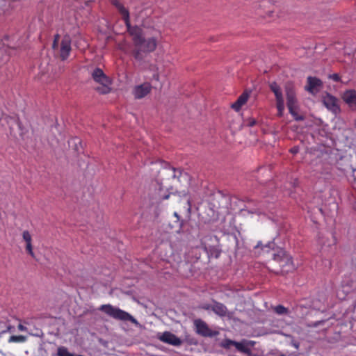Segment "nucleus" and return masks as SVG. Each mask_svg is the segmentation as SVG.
Instances as JSON below:
<instances>
[{
  "label": "nucleus",
  "mask_w": 356,
  "mask_h": 356,
  "mask_svg": "<svg viewBox=\"0 0 356 356\" xmlns=\"http://www.w3.org/2000/svg\"><path fill=\"white\" fill-rule=\"evenodd\" d=\"M71 38L69 35H65L60 42L59 54L62 60H66L71 52Z\"/></svg>",
  "instance_id": "obj_15"
},
{
  "label": "nucleus",
  "mask_w": 356,
  "mask_h": 356,
  "mask_svg": "<svg viewBox=\"0 0 356 356\" xmlns=\"http://www.w3.org/2000/svg\"><path fill=\"white\" fill-rule=\"evenodd\" d=\"M219 334L218 330H212L209 328L208 325L203 321H202V336L212 337Z\"/></svg>",
  "instance_id": "obj_22"
},
{
  "label": "nucleus",
  "mask_w": 356,
  "mask_h": 356,
  "mask_svg": "<svg viewBox=\"0 0 356 356\" xmlns=\"http://www.w3.org/2000/svg\"><path fill=\"white\" fill-rule=\"evenodd\" d=\"M71 142H73V143H74L75 144H76V142H78V143H81V140H80V139H79V138H77L72 139Z\"/></svg>",
  "instance_id": "obj_42"
},
{
  "label": "nucleus",
  "mask_w": 356,
  "mask_h": 356,
  "mask_svg": "<svg viewBox=\"0 0 356 356\" xmlns=\"http://www.w3.org/2000/svg\"><path fill=\"white\" fill-rule=\"evenodd\" d=\"M213 307L212 311L220 317L227 316L228 318H233L234 312H228L225 305L213 300Z\"/></svg>",
  "instance_id": "obj_18"
},
{
  "label": "nucleus",
  "mask_w": 356,
  "mask_h": 356,
  "mask_svg": "<svg viewBox=\"0 0 356 356\" xmlns=\"http://www.w3.org/2000/svg\"><path fill=\"white\" fill-rule=\"evenodd\" d=\"M218 220V211L204 206L203 214L202 215V229L211 231L217 229L216 222Z\"/></svg>",
  "instance_id": "obj_8"
},
{
  "label": "nucleus",
  "mask_w": 356,
  "mask_h": 356,
  "mask_svg": "<svg viewBox=\"0 0 356 356\" xmlns=\"http://www.w3.org/2000/svg\"><path fill=\"white\" fill-rule=\"evenodd\" d=\"M353 124H354V127L356 129V119L354 120Z\"/></svg>",
  "instance_id": "obj_47"
},
{
  "label": "nucleus",
  "mask_w": 356,
  "mask_h": 356,
  "mask_svg": "<svg viewBox=\"0 0 356 356\" xmlns=\"http://www.w3.org/2000/svg\"><path fill=\"white\" fill-rule=\"evenodd\" d=\"M22 237L26 244H30L32 242V237L29 231L25 230L22 233Z\"/></svg>",
  "instance_id": "obj_29"
},
{
  "label": "nucleus",
  "mask_w": 356,
  "mask_h": 356,
  "mask_svg": "<svg viewBox=\"0 0 356 356\" xmlns=\"http://www.w3.org/2000/svg\"><path fill=\"white\" fill-rule=\"evenodd\" d=\"M280 356H285L284 354H281Z\"/></svg>",
  "instance_id": "obj_49"
},
{
  "label": "nucleus",
  "mask_w": 356,
  "mask_h": 356,
  "mask_svg": "<svg viewBox=\"0 0 356 356\" xmlns=\"http://www.w3.org/2000/svg\"><path fill=\"white\" fill-rule=\"evenodd\" d=\"M170 197V195H166L163 197V200H167Z\"/></svg>",
  "instance_id": "obj_45"
},
{
  "label": "nucleus",
  "mask_w": 356,
  "mask_h": 356,
  "mask_svg": "<svg viewBox=\"0 0 356 356\" xmlns=\"http://www.w3.org/2000/svg\"><path fill=\"white\" fill-rule=\"evenodd\" d=\"M213 189V186L212 188L209 187L204 188V197H207L205 202L207 207L218 211L220 209L226 207L228 198L223 196L219 191L215 193Z\"/></svg>",
  "instance_id": "obj_6"
},
{
  "label": "nucleus",
  "mask_w": 356,
  "mask_h": 356,
  "mask_svg": "<svg viewBox=\"0 0 356 356\" xmlns=\"http://www.w3.org/2000/svg\"><path fill=\"white\" fill-rule=\"evenodd\" d=\"M291 344L296 348V349H298L299 348V346H300V343L296 341V340H294L293 339L291 341Z\"/></svg>",
  "instance_id": "obj_39"
},
{
  "label": "nucleus",
  "mask_w": 356,
  "mask_h": 356,
  "mask_svg": "<svg viewBox=\"0 0 356 356\" xmlns=\"http://www.w3.org/2000/svg\"><path fill=\"white\" fill-rule=\"evenodd\" d=\"M172 196L174 197L175 200L178 199L177 196L175 194L172 195Z\"/></svg>",
  "instance_id": "obj_46"
},
{
  "label": "nucleus",
  "mask_w": 356,
  "mask_h": 356,
  "mask_svg": "<svg viewBox=\"0 0 356 356\" xmlns=\"http://www.w3.org/2000/svg\"><path fill=\"white\" fill-rule=\"evenodd\" d=\"M251 90H245L238 97L237 100L239 101L242 104H245L248 100Z\"/></svg>",
  "instance_id": "obj_25"
},
{
  "label": "nucleus",
  "mask_w": 356,
  "mask_h": 356,
  "mask_svg": "<svg viewBox=\"0 0 356 356\" xmlns=\"http://www.w3.org/2000/svg\"><path fill=\"white\" fill-rule=\"evenodd\" d=\"M327 78L332 79L335 82H341V76L338 73L329 74Z\"/></svg>",
  "instance_id": "obj_30"
},
{
  "label": "nucleus",
  "mask_w": 356,
  "mask_h": 356,
  "mask_svg": "<svg viewBox=\"0 0 356 356\" xmlns=\"http://www.w3.org/2000/svg\"><path fill=\"white\" fill-rule=\"evenodd\" d=\"M259 247H261V249L268 253L270 258L268 267L270 272L277 275L285 276L295 270L296 267L292 257L283 248L277 246L274 241L269 242L265 245L259 242L255 248Z\"/></svg>",
  "instance_id": "obj_1"
},
{
  "label": "nucleus",
  "mask_w": 356,
  "mask_h": 356,
  "mask_svg": "<svg viewBox=\"0 0 356 356\" xmlns=\"http://www.w3.org/2000/svg\"><path fill=\"white\" fill-rule=\"evenodd\" d=\"M92 77L95 81L102 85H104L108 83V77L100 68L97 67L93 70Z\"/></svg>",
  "instance_id": "obj_21"
},
{
  "label": "nucleus",
  "mask_w": 356,
  "mask_h": 356,
  "mask_svg": "<svg viewBox=\"0 0 356 356\" xmlns=\"http://www.w3.org/2000/svg\"><path fill=\"white\" fill-rule=\"evenodd\" d=\"M342 99L348 104L353 111H356V90L353 89L346 90L342 95Z\"/></svg>",
  "instance_id": "obj_17"
},
{
  "label": "nucleus",
  "mask_w": 356,
  "mask_h": 356,
  "mask_svg": "<svg viewBox=\"0 0 356 356\" xmlns=\"http://www.w3.org/2000/svg\"><path fill=\"white\" fill-rule=\"evenodd\" d=\"M26 341V337L23 335H13L10 336L8 342L10 343H22Z\"/></svg>",
  "instance_id": "obj_26"
},
{
  "label": "nucleus",
  "mask_w": 356,
  "mask_h": 356,
  "mask_svg": "<svg viewBox=\"0 0 356 356\" xmlns=\"http://www.w3.org/2000/svg\"><path fill=\"white\" fill-rule=\"evenodd\" d=\"M356 172V169H354V170H353V172Z\"/></svg>",
  "instance_id": "obj_50"
},
{
  "label": "nucleus",
  "mask_w": 356,
  "mask_h": 356,
  "mask_svg": "<svg viewBox=\"0 0 356 356\" xmlns=\"http://www.w3.org/2000/svg\"><path fill=\"white\" fill-rule=\"evenodd\" d=\"M298 184V180L297 179H294L293 186H296Z\"/></svg>",
  "instance_id": "obj_44"
},
{
  "label": "nucleus",
  "mask_w": 356,
  "mask_h": 356,
  "mask_svg": "<svg viewBox=\"0 0 356 356\" xmlns=\"http://www.w3.org/2000/svg\"><path fill=\"white\" fill-rule=\"evenodd\" d=\"M276 108L277 109V116L282 118L284 115V102L276 103Z\"/></svg>",
  "instance_id": "obj_27"
},
{
  "label": "nucleus",
  "mask_w": 356,
  "mask_h": 356,
  "mask_svg": "<svg viewBox=\"0 0 356 356\" xmlns=\"http://www.w3.org/2000/svg\"><path fill=\"white\" fill-rule=\"evenodd\" d=\"M269 88L272 92H273L276 103L284 102V97L282 90L280 86L276 82L273 81L268 84Z\"/></svg>",
  "instance_id": "obj_20"
},
{
  "label": "nucleus",
  "mask_w": 356,
  "mask_h": 356,
  "mask_svg": "<svg viewBox=\"0 0 356 356\" xmlns=\"http://www.w3.org/2000/svg\"><path fill=\"white\" fill-rule=\"evenodd\" d=\"M257 124V120L254 118H248L247 120L248 127H253Z\"/></svg>",
  "instance_id": "obj_36"
},
{
  "label": "nucleus",
  "mask_w": 356,
  "mask_h": 356,
  "mask_svg": "<svg viewBox=\"0 0 356 356\" xmlns=\"http://www.w3.org/2000/svg\"><path fill=\"white\" fill-rule=\"evenodd\" d=\"M202 247L207 252L209 258H218L221 250L218 248V239L216 236H205L202 241Z\"/></svg>",
  "instance_id": "obj_9"
},
{
  "label": "nucleus",
  "mask_w": 356,
  "mask_h": 356,
  "mask_svg": "<svg viewBox=\"0 0 356 356\" xmlns=\"http://www.w3.org/2000/svg\"><path fill=\"white\" fill-rule=\"evenodd\" d=\"M300 148L299 146H293L289 150V152L293 154H296L299 152Z\"/></svg>",
  "instance_id": "obj_37"
},
{
  "label": "nucleus",
  "mask_w": 356,
  "mask_h": 356,
  "mask_svg": "<svg viewBox=\"0 0 356 356\" xmlns=\"http://www.w3.org/2000/svg\"><path fill=\"white\" fill-rule=\"evenodd\" d=\"M176 209L177 211L174 212L172 217L173 220L169 222V226L175 229V232H179L183 225L182 216L188 217L191 213V204L187 195L179 199Z\"/></svg>",
  "instance_id": "obj_5"
},
{
  "label": "nucleus",
  "mask_w": 356,
  "mask_h": 356,
  "mask_svg": "<svg viewBox=\"0 0 356 356\" xmlns=\"http://www.w3.org/2000/svg\"><path fill=\"white\" fill-rule=\"evenodd\" d=\"M177 172H179V174L181 175V172L179 170H176L175 168H172V177L175 178L177 177Z\"/></svg>",
  "instance_id": "obj_40"
},
{
  "label": "nucleus",
  "mask_w": 356,
  "mask_h": 356,
  "mask_svg": "<svg viewBox=\"0 0 356 356\" xmlns=\"http://www.w3.org/2000/svg\"><path fill=\"white\" fill-rule=\"evenodd\" d=\"M59 40H60V35L59 34H56L54 35V42H53V44H52V48L53 49H56L58 45V42H59Z\"/></svg>",
  "instance_id": "obj_34"
},
{
  "label": "nucleus",
  "mask_w": 356,
  "mask_h": 356,
  "mask_svg": "<svg viewBox=\"0 0 356 356\" xmlns=\"http://www.w3.org/2000/svg\"><path fill=\"white\" fill-rule=\"evenodd\" d=\"M153 79L156 80V81H159V74H154L153 75Z\"/></svg>",
  "instance_id": "obj_43"
},
{
  "label": "nucleus",
  "mask_w": 356,
  "mask_h": 356,
  "mask_svg": "<svg viewBox=\"0 0 356 356\" xmlns=\"http://www.w3.org/2000/svg\"><path fill=\"white\" fill-rule=\"evenodd\" d=\"M284 88L286 98V106L289 109V113L293 116L296 121L305 120V116L304 115L299 114L300 106L296 96V90L294 82L292 81H287L284 83Z\"/></svg>",
  "instance_id": "obj_4"
},
{
  "label": "nucleus",
  "mask_w": 356,
  "mask_h": 356,
  "mask_svg": "<svg viewBox=\"0 0 356 356\" xmlns=\"http://www.w3.org/2000/svg\"><path fill=\"white\" fill-rule=\"evenodd\" d=\"M275 312L278 314H286L288 313V309L282 305H278L275 307Z\"/></svg>",
  "instance_id": "obj_28"
},
{
  "label": "nucleus",
  "mask_w": 356,
  "mask_h": 356,
  "mask_svg": "<svg viewBox=\"0 0 356 356\" xmlns=\"http://www.w3.org/2000/svg\"><path fill=\"white\" fill-rule=\"evenodd\" d=\"M112 4L115 6L120 14L122 15V18L124 22L127 31L132 38L135 48L140 47L144 40L142 29L138 26L131 25L129 12L128 9L126 8L118 0H113Z\"/></svg>",
  "instance_id": "obj_3"
},
{
  "label": "nucleus",
  "mask_w": 356,
  "mask_h": 356,
  "mask_svg": "<svg viewBox=\"0 0 356 356\" xmlns=\"http://www.w3.org/2000/svg\"><path fill=\"white\" fill-rule=\"evenodd\" d=\"M18 329L21 331H24L26 330V327L24 325H22V324H19L18 325Z\"/></svg>",
  "instance_id": "obj_41"
},
{
  "label": "nucleus",
  "mask_w": 356,
  "mask_h": 356,
  "mask_svg": "<svg viewBox=\"0 0 356 356\" xmlns=\"http://www.w3.org/2000/svg\"><path fill=\"white\" fill-rule=\"evenodd\" d=\"M212 307H213V305H210V304H203L202 305V309H206V310H212Z\"/></svg>",
  "instance_id": "obj_38"
},
{
  "label": "nucleus",
  "mask_w": 356,
  "mask_h": 356,
  "mask_svg": "<svg viewBox=\"0 0 356 356\" xmlns=\"http://www.w3.org/2000/svg\"><path fill=\"white\" fill-rule=\"evenodd\" d=\"M157 46V41L155 38H149L143 40V44L140 47H136L134 51L133 55L135 59L141 60L143 55L141 52L149 53L154 51Z\"/></svg>",
  "instance_id": "obj_10"
},
{
  "label": "nucleus",
  "mask_w": 356,
  "mask_h": 356,
  "mask_svg": "<svg viewBox=\"0 0 356 356\" xmlns=\"http://www.w3.org/2000/svg\"><path fill=\"white\" fill-rule=\"evenodd\" d=\"M159 339L164 343L175 346H180L182 343L179 338L170 332H164L159 337Z\"/></svg>",
  "instance_id": "obj_19"
},
{
  "label": "nucleus",
  "mask_w": 356,
  "mask_h": 356,
  "mask_svg": "<svg viewBox=\"0 0 356 356\" xmlns=\"http://www.w3.org/2000/svg\"><path fill=\"white\" fill-rule=\"evenodd\" d=\"M323 88V81L316 76H309L307 78V84L305 90L310 94L316 95Z\"/></svg>",
  "instance_id": "obj_12"
},
{
  "label": "nucleus",
  "mask_w": 356,
  "mask_h": 356,
  "mask_svg": "<svg viewBox=\"0 0 356 356\" xmlns=\"http://www.w3.org/2000/svg\"><path fill=\"white\" fill-rule=\"evenodd\" d=\"M243 104H242L239 101L236 100L234 103L232 104L231 108L234 109V111L238 112Z\"/></svg>",
  "instance_id": "obj_31"
},
{
  "label": "nucleus",
  "mask_w": 356,
  "mask_h": 356,
  "mask_svg": "<svg viewBox=\"0 0 356 356\" xmlns=\"http://www.w3.org/2000/svg\"><path fill=\"white\" fill-rule=\"evenodd\" d=\"M26 250L33 258L35 257V254L33 251L32 243L26 244Z\"/></svg>",
  "instance_id": "obj_33"
},
{
  "label": "nucleus",
  "mask_w": 356,
  "mask_h": 356,
  "mask_svg": "<svg viewBox=\"0 0 356 356\" xmlns=\"http://www.w3.org/2000/svg\"><path fill=\"white\" fill-rule=\"evenodd\" d=\"M236 349L242 353L246 354L247 356H258L257 355L254 354L251 349H248L239 343H236Z\"/></svg>",
  "instance_id": "obj_24"
},
{
  "label": "nucleus",
  "mask_w": 356,
  "mask_h": 356,
  "mask_svg": "<svg viewBox=\"0 0 356 356\" xmlns=\"http://www.w3.org/2000/svg\"><path fill=\"white\" fill-rule=\"evenodd\" d=\"M194 323L195 325L196 332L200 334V318L195 320Z\"/></svg>",
  "instance_id": "obj_35"
},
{
  "label": "nucleus",
  "mask_w": 356,
  "mask_h": 356,
  "mask_svg": "<svg viewBox=\"0 0 356 356\" xmlns=\"http://www.w3.org/2000/svg\"><path fill=\"white\" fill-rule=\"evenodd\" d=\"M112 4L115 6L120 14L122 15V18L124 22L127 31L132 38L135 48L140 47L144 40L142 29L138 26L131 25L129 12L128 9L126 8L118 0H113Z\"/></svg>",
  "instance_id": "obj_2"
},
{
  "label": "nucleus",
  "mask_w": 356,
  "mask_h": 356,
  "mask_svg": "<svg viewBox=\"0 0 356 356\" xmlns=\"http://www.w3.org/2000/svg\"><path fill=\"white\" fill-rule=\"evenodd\" d=\"M227 243L229 245L227 251L231 250L236 252L238 250V240L236 235L229 236L227 238Z\"/></svg>",
  "instance_id": "obj_23"
},
{
  "label": "nucleus",
  "mask_w": 356,
  "mask_h": 356,
  "mask_svg": "<svg viewBox=\"0 0 356 356\" xmlns=\"http://www.w3.org/2000/svg\"><path fill=\"white\" fill-rule=\"evenodd\" d=\"M275 11V6L270 0H262L257 10L258 15L261 17H271Z\"/></svg>",
  "instance_id": "obj_14"
},
{
  "label": "nucleus",
  "mask_w": 356,
  "mask_h": 356,
  "mask_svg": "<svg viewBox=\"0 0 356 356\" xmlns=\"http://www.w3.org/2000/svg\"><path fill=\"white\" fill-rule=\"evenodd\" d=\"M322 102L327 109L337 115L341 112V108L338 104L339 99L328 92L323 96Z\"/></svg>",
  "instance_id": "obj_11"
},
{
  "label": "nucleus",
  "mask_w": 356,
  "mask_h": 356,
  "mask_svg": "<svg viewBox=\"0 0 356 356\" xmlns=\"http://www.w3.org/2000/svg\"><path fill=\"white\" fill-rule=\"evenodd\" d=\"M99 310L114 319L123 321H130L136 325L138 324L137 320L130 314L110 304L102 305Z\"/></svg>",
  "instance_id": "obj_7"
},
{
  "label": "nucleus",
  "mask_w": 356,
  "mask_h": 356,
  "mask_svg": "<svg viewBox=\"0 0 356 356\" xmlns=\"http://www.w3.org/2000/svg\"><path fill=\"white\" fill-rule=\"evenodd\" d=\"M236 343H239L248 349H250L255 344V341L247 339H242L241 341H236L229 339H225L220 343V346L225 349H229L232 346L236 348Z\"/></svg>",
  "instance_id": "obj_16"
},
{
  "label": "nucleus",
  "mask_w": 356,
  "mask_h": 356,
  "mask_svg": "<svg viewBox=\"0 0 356 356\" xmlns=\"http://www.w3.org/2000/svg\"><path fill=\"white\" fill-rule=\"evenodd\" d=\"M97 90L102 94H107L111 90L110 88L106 86V83L103 85L102 87L98 88Z\"/></svg>",
  "instance_id": "obj_32"
},
{
  "label": "nucleus",
  "mask_w": 356,
  "mask_h": 356,
  "mask_svg": "<svg viewBox=\"0 0 356 356\" xmlns=\"http://www.w3.org/2000/svg\"><path fill=\"white\" fill-rule=\"evenodd\" d=\"M210 244H212V241H208Z\"/></svg>",
  "instance_id": "obj_48"
},
{
  "label": "nucleus",
  "mask_w": 356,
  "mask_h": 356,
  "mask_svg": "<svg viewBox=\"0 0 356 356\" xmlns=\"http://www.w3.org/2000/svg\"><path fill=\"white\" fill-rule=\"evenodd\" d=\"M152 89L149 82H144L140 85L135 86L132 89V95L136 99H140L148 95Z\"/></svg>",
  "instance_id": "obj_13"
}]
</instances>
